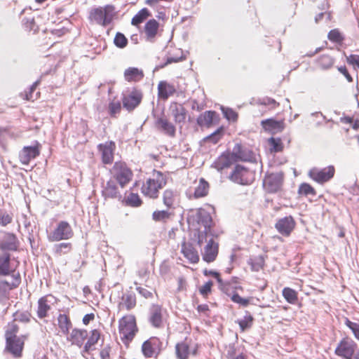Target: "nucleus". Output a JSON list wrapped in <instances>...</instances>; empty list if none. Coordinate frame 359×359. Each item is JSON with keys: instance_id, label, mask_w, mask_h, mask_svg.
I'll list each match as a JSON object with an SVG mask.
<instances>
[{"instance_id": "473e14b6", "label": "nucleus", "mask_w": 359, "mask_h": 359, "mask_svg": "<svg viewBox=\"0 0 359 359\" xmlns=\"http://www.w3.org/2000/svg\"><path fill=\"white\" fill-rule=\"evenodd\" d=\"M102 194L104 197L113 198H121L116 183L113 180H109L107 182L106 186L104 187L102 191Z\"/></svg>"}, {"instance_id": "a211bd4d", "label": "nucleus", "mask_w": 359, "mask_h": 359, "mask_svg": "<svg viewBox=\"0 0 359 359\" xmlns=\"http://www.w3.org/2000/svg\"><path fill=\"white\" fill-rule=\"evenodd\" d=\"M295 226V222L292 216L280 219L276 224L278 231L283 236H289Z\"/></svg>"}, {"instance_id": "0eeeda50", "label": "nucleus", "mask_w": 359, "mask_h": 359, "mask_svg": "<svg viewBox=\"0 0 359 359\" xmlns=\"http://www.w3.org/2000/svg\"><path fill=\"white\" fill-rule=\"evenodd\" d=\"M358 344L350 337H343L337 344L334 353L342 359H353Z\"/></svg>"}, {"instance_id": "2f4dec72", "label": "nucleus", "mask_w": 359, "mask_h": 359, "mask_svg": "<svg viewBox=\"0 0 359 359\" xmlns=\"http://www.w3.org/2000/svg\"><path fill=\"white\" fill-rule=\"evenodd\" d=\"M217 118L216 112L207 111L198 118V123L201 126L209 127L217 119Z\"/></svg>"}, {"instance_id": "412c9836", "label": "nucleus", "mask_w": 359, "mask_h": 359, "mask_svg": "<svg viewBox=\"0 0 359 359\" xmlns=\"http://www.w3.org/2000/svg\"><path fill=\"white\" fill-rule=\"evenodd\" d=\"M136 306V297L132 292H126L121 296V301L118 304V311H130Z\"/></svg>"}, {"instance_id": "f257e3e1", "label": "nucleus", "mask_w": 359, "mask_h": 359, "mask_svg": "<svg viewBox=\"0 0 359 359\" xmlns=\"http://www.w3.org/2000/svg\"><path fill=\"white\" fill-rule=\"evenodd\" d=\"M20 327L16 320L8 323L5 327L4 351L14 358L22 357L25 341L28 339L29 334L19 335Z\"/></svg>"}, {"instance_id": "e2e57ef3", "label": "nucleus", "mask_w": 359, "mask_h": 359, "mask_svg": "<svg viewBox=\"0 0 359 359\" xmlns=\"http://www.w3.org/2000/svg\"><path fill=\"white\" fill-rule=\"evenodd\" d=\"M10 261V256L8 254H3L0 256V269H7Z\"/></svg>"}, {"instance_id": "6e6d98bb", "label": "nucleus", "mask_w": 359, "mask_h": 359, "mask_svg": "<svg viewBox=\"0 0 359 359\" xmlns=\"http://www.w3.org/2000/svg\"><path fill=\"white\" fill-rule=\"evenodd\" d=\"M12 222V217L4 210H0V224L6 226Z\"/></svg>"}, {"instance_id": "c9c22d12", "label": "nucleus", "mask_w": 359, "mask_h": 359, "mask_svg": "<svg viewBox=\"0 0 359 359\" xmlns=\"http://www.w3.org/2000/svg\"><path fill=\"white\" fill-rule=\"evenodd\" d=\"M158 22L154 20H149L145 25L144 31L149 40L153 39L157 34Z\"/></svg>"}, {"instance_id": "f8f14e48", "label": "nucleus", "mask_w": 359, "mask_h": 359, "mask_svg": "<svg viewBox=\"0 0 359 359\" xmlns=\"http://www.w3.org/2000/svg\"><path fill=\"white\" fill-rule=\"evenodd\" d=\"M73 235V230L70 224L67 222L61 221L48 235V240L50 241H59L64 239H69Z\"/></svg>"}, {"instance_id": "f03ea898", "label": "nucleus", "mask_w": 359, "mask_h": 359, "mask_svg": "<svg viewBox=\"0 0 359 359\" xmlns=\"http://www.w3.org/2000/svg\"><path fill=\"white\" fill-rule=\"evenodd\" d=\"M118 329L121 341L128 346L139 331L135 316L127 314L121 318Z\"/></svg>"}, {"instance_id": "7c9ffc66", "label": "nucleus", "mask_w": 359, "mask_h": 359, "mask_svg": "<svg viewBox=\"0 0 359 359\" xmlns=\"http://www.w3.org/2000/svg\"><path fill=\"white\" fill-rule=\"evenodd\" d=\"M263 128L271 133L280 132L283 129V122L277 121L272 118L263 120L261 122Z\"/></svg>"}, {"instance_id": "f704fd0d", "label": "nucleus", "mask_w": 359, "mask_h": 359, "mask_svg": "<svg viewBox=\"0 0 359 359\" xmlns=\"http://www.w3.org/2000/svg\"><path fill=\"white\" fill-rule=\"evenodd\" d=\"M233 155L236 159L248 161H251L252 154L250 151L243 149L240 144H236L233 149Z\"/></svg>"}, {"instance_id": "1a4fd4ad", "label": "nucleus", "mask_w": 359, "mask_h": 359, "mask_svg": "<svg viewBox=\"0 0 359 359\" xmlns=\"http://www.w3.org/2000/svg\"><path fill=\"white\" fill-rule=\"evenodd\" d=\"M114 179L123 188L130 182L133 177L131 170L123 162H116L111 169Z\"/></svg>"}, {"instance_id": "ea45409f", "label": "nucleus", "mask_w": 359, "mask_h": 359, "mask_svg": "<svg viewBox=\"0 0 359 359\" xmlns=\"http://www.w3.org/2000/svg\"><path fill=\"white\" fill-rule=\"evenodd\" d=\"M209 184L203 178L199 181V184L195 189L194 196L195 198H200L206 196L208 193Z\"/></svg>"}, {"instance_id": "69168bd1", "label": "nucleus", "mask_w": 359, "mask_h": 359, "mask_svg": "<svg viewBox=\"0 0 359 359\" xmlns=\"http://www.w3.org/2000/svg\"><path fill=\"white\" fill-rule=\"evenodd\" d=\"M346 61L349 65H353L354 67L359 68V55H350L346 57Z\"/></svg>"}, {"instance_id": "aec40b11", "label": "nucleus", "mask_w": 359, "mask_h": 359, "mask_svg": "<svg viewBox=\"0 0 359 359\" xmlns=\"http://www.w3.org/2000/svg\"><path fill=\"white\" fill-rule=\"evenodd\" d=\"M169 110L176 123H184L187 117V110L180 104L172 102Z\"/></svg>"}, {"instance_id": "9d476101", "label": "nucleus", "mask_w": 359, "mask_h": 359, "mask_svg": "<svg viewBox=\"0 0 359 359\" xmlns=\"http://www.w3.org/2000/svg\"><path fill=\"white\" fill-rule=\"evenodd\" d=\"M162 342L157 337H151L144 341L141 351L145 358H156L161 351Z\"/></svg>"}, {"instance_id": "4be33fe9", "label": "nucleus", "mask_w": 359, "mask_h": 359, "mask_svg": "<svg viewBox=\"0 0 359 359\" xmlns=\"http://www.w3.org/2000/svg\"><path fill=\"white\" fill-rule=\"evenodd\" d=\"M218 254V244L215 241H210L204 245L202 251L203 259L206 262H212L217 257Z\"/></svg>"}, {"instance_id": "4468645a", "label": "nucleus", "mask_w": 359, "mask_h": 359, "mask_svg": "<svg viewBox=\"0 0 359 359\" xmlns=\"http://www.w3.org/2000/svg\"><path fill=\"white\" fill-rule=\"evenodd\" d=\"M334 172L333 165H329L323 169L313 168L309 170V176L318 183L323 184L333 177Z\"/></svg>"}, {"instance_id": "7ed1b4c3", "label": "nucleus", "mask_w": 359, "mask_h": 359, "mask_svg": "<svg viewBox=\"0 0 359 359\" xmlns=\"http://www.w3.org/2000/svg\"><path fill=\"white\" fill-rule=\"evenodd\" d=\"M166 177L160 171L154 170L152 177L148 179L142 187L144 195L152 198L158 196V191L166 184Z\"/></svg>"}, {"instance_id": "e433bc0d", "label": "nucleus", "mask_w": 359, "mask_h": 359, "mask_svg": "<svg viewBox=\"0 0 359 359\" xmlns=\"http://www.w3.org/2000/svg\"><path fill=\"white\" fill-rule=\"evenodd\" d=\"M17 247L16 236L13 233L6 234L1 244V248L4 250H15L17 249Z\"/></svg>"}, {"instance_id": "cd10ccee", "label": "nucleus", "mask_w": 359, "mask_h": 359, "mask_svg": "<svg viewBox=\"0 0 359 359\" xmlns=\"http://www.w3.org/2000/svg\"><path fill=\"white\" fill-rule=\"evenodd\" d=\"M142 95L139 93L134 92L128 96L124 97L123 104L128 110H132L135 108L141 102Z\"/></svg>"}, {"instance_id": "6e6552de", "label": "nucleus", "mask_w": 359, "mask_h": 359, "mask_svg": "<svg viewBox=\"0 0 359 359\" xmlns=\"http://www.w3.org/2000/svg\"><path fill=\"white\" fill-rule=\"evenodd\" d=\"M167 311L161 305L154 304L149 310L148 320L152 327L163 328L167 321Z\"/></svg>"}, {"instance_id": "72a5a7b5", "label": "nucleus", "mask_w": 359, "mask_h": 359, "mask_svg": "<svg viewBox=\"0 0 359 359\" xmlns=\"http://www.w3.org/2000/svg\"><path fill=\"white\" fill-rule=\"evenodd\" d=\"M143 76L142 71L136 67H129L124 72L125 79L128 81H140Z\"/></svg>"}, {"instance_id": "338daca9", "label": "nucleus", "mask_w": 359, "mask_h": 359, "mask_svg": "<svg viewBox=\"0 0 359 359\" xmlns=\"http://www.w3.org/2000/svg\"><path fill=\"white\" fill-rule=\"evenodd\" d=\"M260 103L263 105L271 106L272 109H274L279 105V103H278L275 100L269 97L263 98Z\"/></svg>"}, {"instance_id": "393cba45", "label": "nucleus", "mask_w": 359, "mask_h": 359, "mask_svg": "<svg viewBox=\"0 0 359 359\" xmlns=\"http://www.w3.org/2000/svg\"><path fill=\"white\" fill-rule=\"evenodd\" d=\"M88 337V333L87 330L74 329L70 334L69 339L72 344L81 347Z\"/></svg>"}, {"instance_id": "4d7b16f0", "label": "nucleus", "mask_w": 359, "mask_h": 359, "mask_svg": "<svg viewBox=\"0 0 359 359\" xmlns=\"http://www.w3.org/2000/svg\"><path fill=\"white\" fill-rule=\"evenodd\" d=\"M127 203L134 207H137L141 204V200L137 194H130L127 198Z\"/></svg>"}, {"instance_id": "0e129e2a", "label": "nucleus", "mask_w": 359, "mask_h": 359, "mask_svg": "<svg viewBox=\"0 0 359 359\" xmlns=\"http://www.w3.org/2000/svg\"><path fill=\"white\" fill-rule=\"evenodd\" d=\"M196 310L200 314H203L206 317L210 316V309L209 306L206 304H199L197 306Z\"/></svg>"}, {"instance_id": "9b49d317", "label": "nucleus", "mask_w": 359, "mask_h": 359, "mask_svg": "<svg viewBox=\"0 0 359 359\" xmlns=\"http://www.w3.org/2000/svg\"><path fill=\"white\" fill-rule=\"evenodd\" d=\"M204 275L214 277L219 283L221 290L226 294H229L231 290H243V287L239 285L238 278L236 277H233L229 280H224L220 273L215 271H204Z\"/></svg>"}, {"instance_id": "09e8293b", "label": "nucleus", "mask_w": 359, "mask_h": 359, "mask_svg": "<svg viewBox=\"0 0 359 359\" xmlns=\"http://www.w3.org/2000/svg\"><path fill=\"white\" fill-rule=\"evenodd\" d=\"M114 43L116 47L123 48L128 44V39L124 36V34L120 32H117L114 37Z\"/></svg>"}, {"instance_id": "bf43d9fd", "label": "nucleus", "mask_w": 359, "mask_h": 359, "mask_svg": "<svg viewBox=\"0 0 359 359\" xmlns=\"http://www.w3.org/2000/svg\"><path fill=\"white\" fill-rule=\"evenodd\" d=\"M328 39L334 42H340L343 40V37L338 29H332L328 33Z\"/></svg>"}, {"instance_id": "b1692460", "label": "nucleus", "mask_w": 359, "mask_h": 359, "mask_svg": "<svg viewBox=\"0 0 359 359\" xmlns=\"http://www.w3.org/2000/svg\"><path fill=\"white\" fill-rule=\"evenodd\" d=\"M156 127L165 134L173 137L175 134V128L166 118L159 117L156 121Z\"/></svg>"}, {"instance_id": "37998d69", "label": "nucleus", "mask_w": 359, "mask_h": 359, "mask_svg": "<svg viewBox=\"0 0 359 359\" xmlns=\"http://www.w3.org/2000/svg\"><path fill=\"white\" fill-rule=\"evenodd\" d=\"M344 324L351 331L355 339L359 341V323L353 322L349 318H346Z\"/></svg>"}, {"instance_id": "c03bdc74", "label": "nucleus", "mask_w": 359, "mask_h": 359, "mask_svg": "<svg viewBox=\"0 0 359 359\" xmlns=\"http://www.w3.org/2000/svg\"><path fill=\"white\" fill-rule=\"evenodd\" d=\"M176 193L171 189H166L163 193V203L168 207L170 208L175 201Z\"/></svg>"}, {"instance_id": "5701e85b", "label": "nucleus", "mask_w": 359, "mask_h": 359, "mask_svg": "<svg viewBox=\"0 0 359 359\" xmlns=\"http://www.w3.org/2000/svg\"><path fill=\"white\" fill-rule=\"evenodd\" d=\"M100 331L95 329L90 332V336L87 337V341L83 349V354H89L92 351L95 350V346L100 338Z\"/></svg>"}, {"instance_id": "20e7f679", "label": "nucleus", "mask_w": 359, "mask_h": 359, "mask_svg": "<svg viewBox=\"0 0 359 359\" xmlns=\"http://www.w3.org/2000/svg\"><path fill=\"white\" fill-rule=\"evenodd\" d=\"M198 352V345L191 337H185L183 340L176 343L175 354L177 359H189L196 356Z\"/></svg>"}, {"instance_id": "ddd939ff", "label": "nucleus", "mask_w": 359, "mask_h": 359, "mask_svg": "<svg viewBox=\"0 0 359 359\" xmlns=\"http://www.w3.org/2000/svg\"><path fill=\"white\" fill-rule=\"evenodd\" d=\"M56 303V298L50 294H46L37 302L36 315L39 319H43L49 316L52 307Z\"/></svg>"}, {"instance_id": "4c0bfd02", "label": "nucleus", "mask_w": 359, "mask_h": 359, "mask_svg": "<svg viewBox=\"0 0 359 359\" xmlns=\"http://www.w3.org/2000/svg\"><path fill=\"white\" fill-rule=\"evenodd\" d=\"M316 63L321 69L327 70L333 66L334 59L331 55L324 54L318 58Z\"/></svg>"}, {"instance_id": "a19ab883", "label": "nucleus", "mask_w": 359, "mask_h": 359, "mask_svg": "<svg viewBox=\"0 0 359 359\" xmlns=\"http://www.w3.org/2000/svg\"><path fill=\"white\" fill-rule=\"evenodd\" d=\"M283 296L290 304H294L298 299L297 292L290 287H285L283 290Z\"/></svg>"}, {"instance_id": "680f3d73", "label": "nucleus", "mask_w": 359, "mask_h": 359, "mask_svg": "<svg viewBox=\"0 0 359 359\" xmlns=\"http://www.w3.org/2000/svg\"><path fill=\"white\" fill-rule=\"evenodd\" d=\"M111 346L107 344L102 347L100 351V359H110Z\"/></svg>"}, {"instance_id": "c85d7f7f", "label": "nucleus", "mask_w": 359, "mask_h": 359, "mask_svg": "<svg viewBox=\"0 0 359 359\" xmlns=\"http://www.w3.org/2000/svg\"><path fill=\"white\" fill-rule=\"evenodd\" d=\"M182 252L191 263L195 264L199 260L198 252L191 244L184 243L182 246Z\"/></svg>"}, {"instance_id": "dca6fc26", "label": "nucleus", "mask_w": 359, "mask_h": 359, "mask_svg": "<svg viewBox=\"0 0 359 359\" xmlns=\"http://www.w3.org/2000/svg\"><path fill=\"white\" fill-rule=\"evenodd\" d=\"M98 151L101 156L102 161L104 164H111L114 161V154L116 150V144L113 141H107L97 146Z\"/></svg>"}, {"instance_id": "a18cd8bd", "label": "nucleus", "mask_w": 359, "mask_h": 359, "mask_svg": "<svg viewBox=\"0 0 359 359\" xmlns=\"http://www.w3.org/2000/svg\"><path fill=\"white\" fill-rule=\"evenodd\" d=\"M212 281L208 280L199 287V293L203 296L204 299H208L209 295L212 293Z\"/></svg>"}, {"instance_id": "8fccbe9b", "label": "nucleus", "mask_w": 359, "mask_h": 359, "mask_svg": "<svg viewBox=\"0 0 359 359\" xmlns=\"http://www.w3.org/2000/svg\"><path fill=\"white\" fill-rule=\"evenodd\" d=\"M299 193L305 196L316 195L315 189L309 184L303 183L299 186Z\"/></svg>"}, {"instance_id": "bb28decb", "label": "nucleus", "mask_w": 359, "mask_h": 359, "mask_svg": "<svg viewBox=\"0 0 359 359\" xmlns=\"http://www.w3.org/2000/svg\"><path fill=\"white\" fill-rule=\"evenodd\" d=\"M174 86L165 81H160L158 85V96L162 100H167L170 96L175 93Z\"/></svg>"}, {"instance_id": "49530a36", "label": "nucleus", "mask_w": 359, "mask_h": 359, "mask_svg": "<svg viewBox=\"0 0 359 359\" xmlns=\"http://www.w3.org/2000/svg\"><path fill=\"white\" fill-rule=\"evenodd\" d=\"M253 322V317L251 315H248L243 319L238 320V323L242 332L249 329L252 327Z\"/></svg>"}, {"instance_id": "58836bf2", "label": "nucleus", "mask_w": 359, "mask_h": 359, "mask_svg": "<svg viewBox=\"0 0 359 359\" xmlns=\"http://www.w3.org/2000/svg\"><path fill=\"white\" fill-rule=\"evenodd\" d=\"M58 326L64 334H67L72 326L69 318L65 314H60L57 318Z\"/></svg>"}, {"instance_id": "79ce46f5", "label": "nucleus", "mask_w": 359, "mask_h": 359, "mask_svg": "<svg viewBox=\"0 0 359 359\" xmlns=\"http://www.w3.org/2000/svg\"><path fill=\"white\" fill-rule=\"evenodd\" d=\"M149 15V11L147 8H142L133 18L131 23L133 25H138Z\"/></svg>"}, {"instance_id": "052dcab7", "label": "nucleus", "mask_w": 359, "mask_h": 359, "mask_svg": "<svg viewBox=\"0 0 359 359\" xmlns=\"http://www.w3.org/2000/svg\"><path fill=\"white\" fill-rule=\"evenodd\" d=\"M121 109V107L119 102H111L109 105V113L111 116H115L116 114L119 113Z\"/></svg>"}, {"instance_id": "774afa93", "label": "nucleus", "mask_w": 359, "mask_h": 359, "mask_svg": "<svg viewBox=\"0 0 359 359\" xmlns=\"http://www.w3.org/2000/svg\"><path fill=\"white\" fill-rule=\"evenodd\" d=\"M270 145L272 147V149L274 151H279L280 150V140H277L273 137L269 139Z\"/></svg>"}, {"instance_id": "f3484780", "label": "nucleus", "mask_w": 359, "mask_h": 359, "mask_svg": "<svg viewBox=\"0 0 359 359\" xmlns=\"http://www.w3.org/2000/svg\"><path fill=\"white\" fill-rule=\"evenodd\" d=\"M283 182V175L280 173H271L268 175L264 180V187L268 192L274 193L278 191Z\"/></svg>"}, {"instance_id": "864d4df0", "label": "nucleus", "mask_w": 359, "mask_h": 359, "mask_svg": "<svg viewBox=\"0 0 359 359\" xmlns=\"http://www.w3.org/2000/svg\"><path fill=\"white\" fill-rule=\"evenodd\" d=\"M251 265L253 269H262L264 266V258L262 255L251 259Z\"/></svg>"}, {"instance_id": "423d86ee", "label": "nucleus", "mask_w": 359, "mask_h": 359, "mask_svg": "<svg viewBox=\"0 0 359 359\" xmlns=\"http://www.w3.org/2000/svg\"><path fill=\"white\" fill-rule=\"evenodd\" d=\"M115 15L114 7L107 5L104 7H99L91 11L90 18L91 20L102 26L109 25Z\"/></svg>"}, {"instance_id": "13d9d810", "label": "nucleus", "mask_w": 359, "mask_h": 359, "mask_svg": "<svg viewBox=\"0 0 359 359\" xmlns=\"http://www.w3.org/2000/svg\"><path fill=\"white\" fill-rule=\"evenodd\" d=\"M231 299L234 303L238 304L243 306H247L250 304L248 299L243 298L237 293L233 294Z\"/></svg>"}, {"instance_id": "5fc2aeb1", "label": "nucleus", "mask_w": 359, "mask_h": 359, "mask_svg": "<svg viewBox=\"0 0 359 359\" xmlns=\"http://www.w3.org/2000/svg\"><path fill=\"white\" fill-rule=\"evenodd\" d=\"M224 117L229 121H236L237 119V114L230 108L221 107Z\"/></svg>"}, {"instance_id": "a878e982", "label": "nucleus", "mask_w": 359, "mask_h": 359, "mask_svg": "<svg viewBox=\"0 0 359 359\" xmlns=\"http://www.w3.org/2000/svg\"><path fill=\"white\" fill-rule=\"evenodd\" d=\"M195 219L199 225L202 226L203 229H211L212 217L205 210H198L195 215Z\"/></svg>"}, {"instance_id": "de8ad7c7", "label": "nucleus", "mask_w": 359, "mask_h": 359, "mask_svg": "<svg viewBox=\"0 0 359 359\" xmlns=\"http://www.w3.org/2000/svg\"><path fill=\"white\" fill-rule=\"evenodd\" d=\"M169 217L170 213L166 210H157L152 214V219L155 222H165Z\"/></svg>"}, {"instance_id": "3c124183", "label": "nucleus", "mask_w": 359, "mask_h": 359, "mask_svg": "<svg viewBox=\"0 0 359 359\" xmlns=\"http://www.w3.org/2000/svg\"><path fill=\"white\" fill-rule=\"evenodd\" d=\"M223 135V128H219L216 131L212 133L211 135L205 137L206 141H210L214 144H216L219 142V140L222 138Z\"/></svg>"}, {"instance_id": "2eb2a0df", "label": "nucleus", "mask_w": 359, "mask_h": 359, "mask_svg": "<svg viewBox=\"0 0 359 359\" xmlns=\"http://www.w3.org/2000/svg\"><path fill=\"white\" fill-rule=\"evenodd\" d=\"M231 180L238 184H249L254 180V173L241 165H236L231 175Z\"/></svg>"}, {"instance_id": "6ab92c4d", "label": "nucleus", "mask_w": 359, "mask_h": 359, "mask_svg": "<svg viewBox=\"0 0 359 359\" xmlns=\"http://www.w3.org/2000/svg\"><path fill=\"white\" fill-rule=\"evenodd\" d=\"M39 154L38 146L25 147L19 154V158L22 164L28 165L31 160L35 158Z\"/></svg>"}, {"instance_id": "39448f33", "label": "nucleus", "mask_w": 359, "mask_h": 359, "mask_svg": "<svg viewBox=\"0 0 359 359\" xmlns=\"http://www.w3.org/2000/svg\"><path fill=\"white\" fill-rule=\"evenodd\" d=\"M0 295L17 287L21 283L19 271H0Z\"/></svg>"}, {"instance_id": "603ef678", "label": "nucleus", "mask_w": 359, "mask_h": 359, "mask_svg": "<svg viewBox=\"0 0 359 359\" xmlns=\"http://www.w3.org/2000/svg\"><path fill=\"white\" fill-rule=\"evenodd\" d=\"M72 249V245L69 243H60L55 246V251L57 254H65L66 252H69Z\"/></svg>"}, {"instance_id": "c756f323", "label": "nucleus", "mask_w": 359, "mask_h": 359, "mask_svg": "<svg viewBox=\"0 0 359 359\" xmlns=\"http://www.w3.org/2000/svg\"><path fill=\"white\" fill-rule=\"evenodd\" d=\"M194 236H196V234ZM210 241H214V236L211 232V229H202V227H200L198 230L196 238L198 245L199 246H202L203 245H205Z\"/></svg>"}]
</instances>
